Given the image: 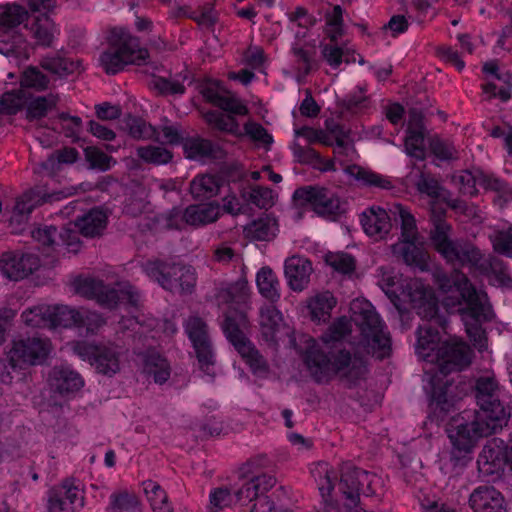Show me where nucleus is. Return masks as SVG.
<instances>
[{
	"label": "nucleus",
	"instance_id": "48",
	"mask_svg": "<svg viewBox=\"0 0 512 512\" xmlns=\"http://www.w3.org/2000/svg\"><path fill=\"white\" fill-rule=\"evenodd\" d=\"M217 107L227 113H222L224 116L236 118V116H247L249 114L246 103L230 91H225Z\"/></svg>",
	"mask_w": 512,
	"mask_h": 512
},
{
	"label": "nucleus",
	"instance_id": "37",
	"mask_svg": "<svg viewBox=\"0 0 512 512\" xmlns=\"http://www.w3.org/2000/svg\"><path fill=\"white\" fill-rule=\"evenodd\" d=\"M277 231V222L269 215L253 221L245 228V234L248 238L259 241L272 240L276 236Z\"/></svg>",
	"mask_w": 512,
	"mask_h": 512
},
{
	"label": "nucleus",
	"instance_id": "50",
	"mask_svg": "<svg viewBox=\"0 0 512 512\" xmlns=\"http://www.w3.org/2000/svg\"><path fill=\"white\" fill-rule=\"evenodd\" d=\"M57 236L58 232L54 226H40L32 231V238L41 245L39 248L47 256L50 255V250H54V247L59 245L56 242Z\"/></svg>",
	"mask_w": 512,
	"mask_h": 512
},
{
	"label": "nucleus",
	"instance_id": "46",
	"mask_svg": "<svg viewBox=\"0 0 512 512\" xmlns=\"http://www.w3.org/2000/svg\"><path fill=\"white\" fill-rule=\"evenodd\" d=\"M415 242H404L402 250L403 259L408 265L415 266L424 271L428 267L429 254L423 247L416 245Z\"/></svg>",
	"mask_w": 512,
	"mask_h": 512
},
{
	"label": "nucleus",
	"instance_id": "55",
	"mask_svg": "<svg viewBox=\"0 0 512 512\" xmlns=\"http://www.w3.org/2000/svg\"><path fill=\"white\" fill-rule=\"evenodd\" d=\"M508 80L504 85L494 82H487L481 85L483 93L488 99L499 98L501 101H508L512 97V78L507 75Z\"/></svg>",
	"mask_w": 512,
	"mask_h": 512
},
{
	"label": "nucleus",
	"instance_id": "23",
	"mask_svg": "<svg viewBox=\"0 0 512 512\" xmlns=\"http://www.w3.org/2000/svg\"><path fill=\"white\" fill-rule=\"evenodd\" d=\"M311 474L318 486L324 503L330 507L331 510L336 511L333 505V491L338 481L337 470L328 462L320 461L312 466Z\"/></svg>",
	"mask_w": 512,
	"mask_h": 512
},
{
	"label": "nucleus",
	"instance_id": "31",
	"mask_svg": "<svg viewBox=\"0 0 512 512\" xmlns=\"http://www.w3.org/2000/svg\"><path fill=\"white\" fill-rule=\"evenodd\" d=\"M283 326L282 313L274 305H264L260 309L261 335L265 341L275 343Z\"/></svg>",
	"mask_w": 512,
	"mask_h": 512
},
{
	"label": "nucleus",
	"instance_id": "63",
	"mask_svg": "<svg viewBox=\"0 0 512 512\" xmlns=\"http://www.w3.org/2000/svg\"><path fill=\"white\" fill-rule=\"evenodd\" d=\"M430 149L435 157L441 160H451L457 157L455 146L448 140L433 139Z\"/></svg>",
	"mask_w": 512,
	"mask_h": 512
},
{
	"label": "nucleus",
	"instance_id": "21",
	"mask_svg": "<svg viewBox=\"0 0 512 512\" xmlns=\"http://www.w3.org/2000/svg\"><path fill=\"white\" fill-rule=\"evenodd\" d=\"M360 222L365 234L375 241L385 239L392 229L391 217L379 206L366 209L361 214Z\"/></svg>",
	"mask_w": 512,
	"mask_h": 512
},
{
	"label": "nucleus",
	"instance_id": "51",
	"mask_svg": "<svg viewBox=\"0 0 512 512\" xmlns=\"http://www.w3.org/2000/svg\"><path fill=\"white\" fill-rule=\"evenodd\" d=\"M325 261L336 272L341 274H351L356 267L354 257L344 252L328 253L325 257Z\"/></svg>",
	"mask_w": 512,
	"mask_h": 512
},
{
	"label": "nucleus",
	"instance_id": "15",
	"mask_svg": "<svg viewBox=\"0 0 512 512\" xmlns=\"http://www.w3.org/2000/svg\"><path fill=\"white\" fill-rule=\"evenodd\" d=\"M223 331L228 340L234 345L239 354L255 374H264L268 367L263 356L246 340L237 321L226 316L222 324Z\"/></svg>",
	"mask_w": 512,
	"mask_h": 512
},
{
	"label": "nucleus",
	"instance_id": "34",
	"mask_svg": "<svg viewBox=\"0 0 512 512\" xmlns=\"http://www.w3.org/2000/svg\"><path fill=\"white\" fill-rule=\"evenodd\" d=\"M221 214V208L215 203L190 205L186 208L189 226H202L216 221Z\"/></svg>",
	"mask_w": 512,
	"mask_h": 512
},
{
	"label": "nucleus",
	"instance_id": "44",
	"mask_svg": "<svg viewBox=\"0 0 512 512\" xmlns=\"http://www.w3.org/2000/svg\"><path fill=\"white\" fill-rule=\"evenodd\" d=\"M394 215H398L401 221V235L404 242L416 241L418 229L414 215L403 205L395 204L391 209Z\"/></svg>",
	"mask_w": 512,
	"mask_h": 512
},
{
	"label": "nucleus",
	"instance_id": "27",
	"mask_svg": "<svg viewBox=\"0 0 512 512\" xmlns=\"http://www.w3.org/2000/svg\"><path fill=\"white\" fill-rule=\"evenodd\" d=\"M424 125L422 116L412 111L409 114V120L405 137L406 153L417 159H423L425 156L424 144Z\"/></svg>",
	"mask_w": 512,
	"mask_h": 512
},
{
	"label": "nucleus",
	"instance_id": "38",
	"mask_svg": "<svg viewBox=\"0 0 512 512\" xmlns=\"http://www.w3.org/2000/svg\"><path fill=\"white\" fill-rule=\"evenodd\" d=\"M52 305L40 304L23 311V322L32 328H52Z\"/></svg>",
	"mask_w": 512,
	"mask_h": 512
},
{
	"label": "nucleus",
	"instance_id": "64",
	"mask_svg": "<svg viewBox=\"0 0 512 512\" xmlns=\"http://www.w3.org/2000/svg\"><path fill=\"white\" fill-rule=\"evenodd\" d=\"M82 321L80 327H85L89 335H95L106 323L105 319L97 312L81 310Z\"/></svg>",
	"mask_w": 512,
	"mask_h": 512
},
{
	"label": "nucleus",
	"instance_id": "14",
	"mask_svg": "<svg viewBox=\"0 0 512 512\" xmlns=\"http://www.w3.org/2000/svg\"><path fill=\"white\" fill-rule=\"evenodd\" d=\"M184 327L195 350L199 369L213 378L215 375V354L206 323L199 317L191 316L185 322Z\"/></svg>",
	"mask_w": 512,
	"mask_h": 512
},
{
	"label": "nucleus",
	"instance_id": "30",
	"mask_svg": "<svg viewBox=\"0 0 512 512\" xmlns=\"http://www.w3.org/2000/svg\"><path fill=\"white\" fill-rule=\"evenodd\" d=\"M107 222V213L101 208H93L82 217L78 218L73 226L79 230L81 235L93 238L103 233Z\"/></svg>",
	"mask_w": 512,
	"mask_h": 512
},
{
	"label": "nucleus",
	"instance_id": "61",
	"mask_svg": "<svg viewBox=\"0 0 512 512\" xmlns=\"http://www.w3.org/2000/svg\"><path fill=\"white\" fill-rule=\"evenodd\" d=\"M85 155L92 168H97L101 171L110 169L113 159L101 149L88 147L85 150Z\"/></svg>",
	"mask_w": 512,
	"mask_h": 512
},
{
	"label": "nucleus",
	"instance_id": "3",
	"mask_svg": "<svg viewBox=\"0 0 512 512\" xmlns=\"http://www.w3.org/2000/svg\"><path fill=\"white\" fill-rule=\"evenodd\" d=\"M351 331L350 319L342 316L337 318L321 336L322 344L314 338L307 340L303 359L316 382H328L339 373L360 377L365 372L362 359L352 358L348 351L338 348V343Z\"/></svg>",
	"mask_w": 512,
	"mask_h": 512
},
{
	"label": "nucleus",
	"instance_id": "20",
	"mask_svg": "<svg viewBox=\"0 0 512 512\" xmlns=\"http://www.w3.org/2000/svg\"><path fill=\"white\" fill-rule=\"evenodd\" d=\"M48 382L52 390L64 397L74 395L84 386L82 376L68 365L53 367Z\"/></svg>",
	"mask_w": 512,
	"mask_h": 512
},
{
	"label": "nucleus",
	"instance_id": "57",
	"mask_svg": "<svg viewBox=\"0 0 512 512\" xmlns=\"http://www.w3.org/2000/svg\"><path fill=\"white\" fill-rule=\"evenodd\" d=\"M233 500V496L227 488H215L209 494V506L207 512H219L228 507Z\"/></svg>",
	"mask_w": 512,
	"mask_h": 512
},
{
	"label": "nucleus",
	"instance_id": "43",
	"mask_svg": "<svg viewBox=\"0 0 512 512\" xmlns=\"http://www.w3.org/2000/svg\"><path fill=\"white\" fill-rule=\"evenodd\" d=\"M348 172L363 184L382 189H391L393 184L388 177L373 172L369 169L353 165L348 168Z\"/></svg>",
	"mask_w": 512,
	"mask_h": 512
},
{
	"label": "nucleus",
	"instance_id": "29",
	"mask_svg": "<svg viewBox=\"0 0 512 512\" xmlns=\"http://www.w3.org/2000/svg\"><path fill=\"white\" fill-rule=\"evenodd\" d=\"M276 479L271 475L254 476L251 480L245 482L237 491L236 497L243 505L252 501L257 502L260 496L274 487Z\"/></svg>",
	"mask_w": 512,
	"mask_h": 512
},
{
	"label": "nucleus",
	"instance_id": "47",
	"mask_svg": "<svg viewBox=\"0 0 512 512\" xmlns=\"http://www.w3.org/2000/svg\"><path fill=\"white\" fill-rule=\"evenodd\" d=\"M26 104V94L23 89L7 91L0 97V113L17 114Z\"/></svg>",
	"mask_w": 512,
	"mask_h": 512
},
{
	"label": "nucleus",
	"instance_id": "35",
	"mask_svg": "<svg viewBox=\"0 0 512 512\" xmlns=\"http://www.w3.org/2000/svg\"><path fill=\"white\" fill-rule=\"evenodd\" d=\"M142 485L153 512H174L166 491L157 482L146 480Z\"/></svg>",
	"mask_w": 512,
	"mask_h": 512
},
{
	"label": "nucleus",
	"instance_id": "22",
	"mask_svg": "<svg viewBox=\"0 0 512 512\" xmlns=\"http://www.w3.org/2000/svg\"><path fill=\"white\" fill-rule=\"evenodd\" d=\"M469 505L474 512H506L504 496L493 486L475 488L469 497Z\"/></svg>",
	"mask_w": 512,
	"mask_h": 512
},
{
	"label": "nucleus",
	"instance_id": "53",
	"mask_svg": "<svg viewBox=\"0 0 512 512\" xmlns=\"http://www.w3.org/2000/svg\"><path fill=\"white\" fill-rule=\"evenodd\" d=\"M129 134L135 139H158L157 128L147 123L142 118H131L128 122Z\"/></svg>",
	"mask_w": 512,
	"mask_h": 512
},
{
	"label": "nucleus",
	"instance_id": "18",
	"mask_svg": "<svg viewBox=\"0 0 512 512\" xmlns=\"http://www.w3.org/2000/svg\"><path fill=\"white\" fill-rule=\"evenodd\" d=\"M496 439L489 441L482 449L477 459L479 471L486 475L498 474L508 464L512 470V445L509 452Z\"/></svg>",
	"mask_w": 512,
	"mask_h": 512
},
{
	"label": "nucleus",
	"instance_id": "36",
	"mask_svg": "<svg viewBox=\"0 0 512 512\" xmlns=\"http://www.w3.org/2000/svg\"><path fill=\"white\" fill-rule=\"evenodd\" d=\"M106 512H142L141 502L133 492L116 491L109 497Z\"/></svg>",
	"mask_w": 512,
	"mask_h": 512
},
{
	"label": "nucleus",
	"instance_id": "2",
	"mask_svg": "<svg viewBox=\"0 0 512 512\" xmlns=\"http://www.w3.org/2000/svg\"><path fill=\"white\" fill-rule=\"evenodd\" d=\"M499 384L494 377L483 376L476 381V400L479 411L471 422V412L464 411L447 428L452 443V457L460 461L469 455L481 437L495 433L507 424L509 412L501 403Z\"/></svg>",
	"mask_w": 512,
	"mask_h": 512
},
{
	"label": "nucleus",
	"instance_id": "13",
	"mask_svg": "<svg viewBox=\"0 0 512 512\" xmlns=\"http://www.w3.org/2000/svg\"><path fill=\"white\" fill-rule=\"evenodd\" d=\"M206 122L213 128L228 133L237 138L248 137L253 142L268 146L272 144V135L258 122L248 120L241 129L239 122L233 116H224L219 111H209L205 114Z\"/></svg>",
	"mask_w": 512,
	"mask_h": 512
},
{
	"label": "nucleus",
	"instance_id": "1",
	"mask_svg": "<svg viewBox=\"0 0 512 512\" xmlns=\"http://www.w3.org/2000/svg\"><path fill=\"white\" fill-rule=\"evenodd\" d=\"M378 284L394 306L401 310L404 304L416 310L427 321L417 331L416 352L428 362H435L438 372L430 377V406L432 409L447 412L452 404L448 400V381L444 377L452 371L462 370L470 365L472 350L461 340L440 343V332L434 324L443 328L437 317L438 300L433 290L417 278L400 279L391 269H378Z\"/></svg>",
	"mask_w": 512,
	"mask_h": 512
},
{
	"label": "nucleus",
	"instance_id": "45",
	"mask_svg": "<svg viewBox=\"0 0 512 512\" xmlns=\"http://www.w3.org/2000/svg\"><path fill=\"white\" fill-rule=\"evenodd\" d=\"M137 156L146 163L164 165L172 160L173 153L166 147L150 144L139 146Z\"/></svg>",
	"mask_w": 512,
	"mask_h": 512
},
{
	"label": "nucleus",
	"instance_id": "9",
	"mask_svg": "<svg viewBox=\"0 0 512 512\" xmlns=\"http://www.w3.org/2000/svg\"><path fill=\"white\" fill-rule=\"evenodd\" d=\"M28 20V11L16 3L0 6V54L27 59L29 46L19 32L21 24Z\"/></svg>",
	"mask_w": 512,
	"mask_h": 512
},
{
	"label": "nucleus",
	"instance_id": "62",
	"mask_svg": "<svg viewBox=\"0 0 512 512\" xmlns=\"http://www.w3.org/2000/svg\"><path fill=\"white\" fill-rule=\"evenodd\" d=\"M287 16L292 24L306 30L312 28L317 22L316 17L301 6L296 7L293 11L289 12Z\"/></svg>",
	"mask_w": 512,
	"mask_h": 512
},
{
	"label": "nucleus",
	"instance_id": "19",
	"mask_svg": "<svg viewBox=\"0 0 512 512\" xmlns=\"http://www.w3.org/2000/svg\"><path fill=\"white\" fill-rule=\"evenodd\" d=\"M38 257L15 252L4 253L0 258V270L9 279L18 281L39 267Z\"/></svg>",
	"mask_w": 512,
	"mask_h": 512
},
{
	"label": "nucleus",
	"instance_id": "60",
	"mask_svg": "<svg viewBox=\"0 0 512 512\" xmlns=\"http://www.w3.org/2000/svg\"><path fill=\"white\" fill-rule=\"evenodd\" d=\"M453 182L463 195L475 196L478 193L476 179L468 170H462L453 176Z\"/></svg>",
	"mask_w": 512,
	"mask_h": 512
},
{
	"label": "nucleus",
	"instance_id": "12",
	"mask_svg": "<svg viewBox=\"0 0 512 512\" xmlns=\"http://www.w3.org/2000/svg\"><path fill=\"white\" fill-rule=\"evenodd\" d=\"M52 351V343L46 337H27L18 339L8 353L9 367L25 369L28 366L42 364Z\"/></svg>",
	"mask_w": 512,
	"mask_h": 512
},
{
	"label": "nucleus",
	"instance_id": "16",
	"mask_svg": "<svg viewBox=\"0 0 512 512\" xmlns=\"http://www.w3.org/2000/svg\"><path fill=\"white\" fill-rule=\"evenodd\" d=\"M84 492L72 480H65L49 492L48 512H77L84 506Z\"/></svg>",
	"mask_w": 512,
	"mask_h": 512
},
{
	"label": "nucleus",
	"instance_id": "52",
	"mask_svg": "<svg viewBox=\"0 0 512 512\" xmlns=\"http://www.w3.org/2000/svg\"><path fill=\"white\" fill-rule=\"evenodd\" d=\"M49 78L35 67L27 68L21 76V86L32 88L37 91L45 90L48 87Z\"/></svg>",
	"mask_w": 512,
	"mask_h": 512
},
{
	"label": "nucleus",
	"instance_id": "59",
	"mask_svg": "<svg viewBox=\"0 0 512 512\" xmlns=\"http://www.w3.org/2000/svg\"><path fill=\"white\" fill-rule=\"evenodd\" d=\"M42 67L52 73L66 75L73 73L77 65L69 59L57 56L44 59L42 61Z\"/></svg>",
	"mask_w": 512,
	"mask_h": 512
},
{
	"label": "nucleus",
	"instance_id": "25",
	"mask_svg": "<svg viewBox=\"0 0 512 512\" xmlns=\"http://www.w3.org/2000/svg\"><path fill=\"white\" fill-rule=\"evenodd\" d=\"M284 272L288 286L295 292H301L308 286L312 265L304 257L292 256L286 259Z\"/></svg>",
	"mask_w": 512,
	"mask_h": 512
},
{
	"label": "nucleus",
	"instance_id": "7",
	"mask_svg": "<svg viewBox=\"0 0 512 512\" xmlns=\"http://www.w3.org/2000/svg\"><path fill=\"white\" fill-rule=\"evenodd\" d=\"M149 57L139 39L122 27L111 29L108 47L100 56V63L107 74H116L129 64H143Z\"/></svg>",
	"mask_w": 512,
	"mask_h": 512
},
{
	"label": "nucleus",
	"instance_id": "11",
	"mask_svg": "<svg viewBox=\"0 0 512 512\" xmlns=\"http://www.w3.org/2000/svg\"><path fill=\"white\" fill-rule=\"evenodd\" d=\"M71 349L75 355L88 361L98 373L113 376L121 369L125 350L111 342L91 344L86 341H74Z\"/></svg>",
	"mask_w": 512,
	"mask_h": 512
},
{
	"label": "nucleus",
	"instance_id": "5",
	"mask_svg": "<svg viewBox=\"0 0 512 512\" xmlns=\"http://www.w3.org/2000/svg\"><path fill=\"white\" fill-rule=\"evenodd\" d=\"M444 293L442 304L449 313H457L474 346L481 350L485 346L484 322L492 317V309L486 292L477 290L468 277L458 269L438 280Z\"/></svg>",
	"mask_w": 512,
	"mask_h": 512
},
{
	"label": "nucleus",
	"instance_id": "6",
	"mask_svg": "<svg viewBox=\"0 0 512 512\" xmlns=\"http://www.w3.org/2000/svg\"><path fill=\"white\" fill-rule=\"evenodd\" d=\"M417 189L432 200L431 222L433 228L430 232V239L435 250L452 265L464 266L477 263L480 259L478 249L462 247L457 242L449 239L451 225L446 221V209L442 207L443 200H446V192L440 186L438 180L429 174L422 173L417 182Z\"/></svg>",
	"mask_w": 512,
	"mask_h": 512
},
{
	"label": "nucleus",
	"instance_id": "26",
	"mask_svg": "<svg viewBox=\"0 0 512 512\" xmlns=\"http://www.w3.org/2000/svg\"><path fill=\"white\" fill-rule=\"evenodd\" d=\"M62 197H64L62 192L49 193L45 187L36 186L16 199L14 213L20 216H28L37 206L59 200Z\"/></svg>",
	"mask_w": 512,
	"mask_h": 512
},
{
	"label": "nucleus",
	"instance_id": "28",
	"mask_svg": "<svg viewBox=\"0 0 512 512\" xmlns=\"http://www.w3.org/2000/svg\"><path fill=\"white\" fill-rule=\"evenodd\" d=\"M142 373L156 384H164L171 375L168 360L155 350H149L143 356Z\"/></svg>",
	"mask_w": 512,
	"mask_h": 512
},
{
	"label": "nucleus",
	"instance_id": "39",
	"mask_svg": "<svg viewBox=\"0 0 512 512\" xmlns=\"http://www.w3.org/2000/svg\"><path fill=\"white\" fill-rule=\"evenodd\" d=\"M52 310V328H79L82 321L81 310L61 304L52 305Z\"/></svg>",
	"mask_w": 512,
	"mask_h": 512
},
{
	"label": "nucleus",
	"instance_id": "54",
	"mask_svg": "<svg viewBox=\"0 0 512 512\" xmlns=\"http://www.w3.org/2000/svg\"><path fill=\"white\" fill-rule=\"evenodd\" d=\"M244 196L255 206L268 209L274 204L273 191L268 187L253 186Z\"/></svg>",
	"mask_w": 512,
	"mask_h": 512
},
{
	"label": "nucleus",
	"instance_id": "33",
	"mask_svg": "<svg viewBox=\"0 0 512 512\" xmlns=\"http://www.w3.org/2000/svg\"><path fill=\"white\" fill-rule=\"evenodd\" d=\"M25 27L29 29L36 43L41 46H50L58 34L53 20L45 13L36 16L30 26Z\"/></svg>",
	"mask_w": 512,
	"mask_h": 512
},
{
	"label": "nucleus",
	"instance_id": "10",
	"mask_svg": "<svg viewBox=\"0 0 512 512\" xmlns=\"http://www.w3.org/2000/svg\"><path fill=\"white\" fill-rule=\"evenodd\" d=\"M142 269L152 281L170 292L190 294L196 285L195 269L181 263L154 258L143 263Z\"/></svg>",
	"mask_w": 512,
	"mask_h": 512
},
{
	"label": "nucleus",
	"instance_id": "58",
	"mask_svg": "<svg viewBox=\"0 0 512 512\" xmlns=\"http://www.w3.org/2000/svg\"><path fill=\"white\" fill-rule=\"evenodd\" d=\"M436 56L443 62L455 67L459 72L465 68L462 53L449 45H440L436 48Z\"/></svg>",
	"mask_w": 512,
	"mask_h": 512
},
{
	"label": "nucleus",
	"instance_id": "41",
	"mask_svg": "<svg viewBox=\"0 0 512 512\" xmlns=\"http://www.w3.org/2000/svg\"><path fill=\"white\" fill-rule=\"evenodd\" d=\"M221 179L216 175H201L191 182V193L195 198H210L216 195L220 188Z\"/></svg>",
	"mask_w": 512,
	"mask_h": 512
},
{
	"label": "nucleus",
	"instance_id": "42",
	"mask_svg": "<svg viewBox=\"0 0 512 512\" xmlns=\"http://www.w3.org/2000/svg\"><path fill=\"white\" fill-rule=\"evenodd\" d=\"M184 154L192 160L209 158L214 154V144L201 137H190L183 141Z\"/></svg>",
	"mask_w": 512,
	"mask_h": 512
},
{
	"label": "nucleus",
	"instance_id": "8",
	"mask_svg": "<svg viewBox=\"0 0 512 512\" xmlns=\"http://www.w3.org/2000/svg\"><path fill=\"white\" fill-rule=\"evenodd\" d=\"M353 314L360 315V329L367 352L377 359L389 357L392 351L390 333L385 323L371 303L355 301L351 307Z\"/></svg>",
	"mask_w": 512,
	"mask_h": 512
},
{
	"label": "nucleus",
	"instance_id": "56",
	"mask_svg": "<svg viewBox=\"0 0 512 512\" xmlns=\"http://www.w3.org/2000/svg\"><path fill=\"white\" fill-rule=\"evenodd\" d=\"M490 240L496 252L512 257V225L507 230L495 232Z\"/></svg>",
	"mask_w": 512,
	"mask_h": 512
},
{
	"label": "nucleus",
	"instance_id": "17",
	"mask_svg": "<svg viewBox=\"0 0 512 512\" xmlns=\"http://www.w3.org/2000/svg\"><path fill=\"white\" fill-rule=\"evenodd\" d=\"M296 194L306 200L321 216L335 218L344 212L339 197L326 188L309 187L298 190Z\"/></svg>",
	"mask_w": 512,
	"mask_h": 512
},
{
	"label": "nucleus",
	"instance_id": "32",
	"mask_svg": "<svg viewBox=\"0 0 512 512\" xmlns=\"http://www.w3.org/2000/svg\"><path fill=\"white\" fill-rule=\"evenodd\" d=\"M256 285L262 297L276 303L281 297V284L270 267H262L256 274Z\"/></svg>",
	"mask_w": 512,
	"mask_h": 512
},
{
	"label": "nucleus",
	"instance_id": "24",
	"mask_svg": "<svg viewBox=\"0 0 512 512\" xmlns=\"http://www.w3.org/2000/svg\"><path fill=\"white\" fill-rule=\"evenodd\" d=\"M337 305V299L329 291L317 292L305 301L306 316L316 324L327 323L332 310Z\"/></svg>",
	"mask_w": 512,
	"mask_h": 512
},
{
	"label": "nucleus",
	"instance_id": "4",
	"mask_svg": "<svg viewBox=\"0 0 512 512\" xmlns=\"http://www.w3.org/2000/svg\"><path fill=\"white\" fill-rule=\"evenodd\" d=\"M72 286L75 293L95 300L104 308L113 309L123 306L130 315L128 318L122 317L119 322L123 330H136L138 327L136 332L142 335L161 326L167 336L173 335L177 331L176 325L172 321L160 322L152 317L144 319V314L140 311V295L128 282H118L111 287L104 284L102 280L79 276L73 280Z\"/></svg>",
	"mask_w": 512,
	"mask_h": 512
},
{
	"label": "nucleus",
	"instance_id": "49",
	"mask_svg": "<svg viewBox=\"0 0 512 512\" xmlns=\"http://www.w3.org/2000/svg\"><path fill=\"white\" fill-rule=\"evenodd\" d=\"M325 22L327 37L331 42H336L343 34V9L340 5H335L326 13Z\"/></svg>",
	"mask_w": 512,
	"mask_h": 512
},
{
	"label": "nucleus",
	"instance_id": "40",
	"mask_svg": "<svg viewBox=\"0 0 512 512\" xmlns=\"http://www.w3.org/2000/svg\"><path fill=\"white\" fill-rule=\"evenodd\" d=\"M59 102L56 94L50 93L45 96H38L27 104L26 117L28 120L41 119L54 110Z\"/></svg>",
	"mask_w": 512,
	"mask_h": 512
}]
</instances>
